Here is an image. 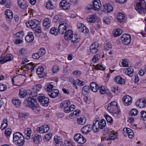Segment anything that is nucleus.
Masks as SVG:
<instances>
[{"mask_svg":"<svg viewBox=\"0 0 146 146\" xmlns=\"http://www.w3.org/2000/svg\"><path fill=\"white\" fill-rule=\"evenodd\" d=\"M35 92H32L30 90H28V107L36 113L40 111L39 105L36 101Z\"/></svg>","mask_w":146,"mask_h":146,"instance_id":"nucleus-1","label":"nucleus"},{"mask_svg":"<svg viewBox=\"0 0 146 146\" xmlns=\"http://www.w3.org/2000/svg\"><path fill=\"white\" fill-rule=\"evenodd\" d=\"M70 104V101L66 100L62 102L60 104V107L65 113H68L73 111L75 108L74 105H71Z\"/></svg>","mask_w":146,"mask_h":146,"instance_id":"nucleus-2","label":"nucleus"},{"mask_svg":"<svg viewBox=\"0 0 146 146\" xmlns=\"http://www.w3.org/2000/svg\"><path fill=\"white\" fill-rule=\"evenodd\" d=\"M135 7L138 13L144 14L146 13V0H139Z\"/></svg>","mask_w":146,"mask_h":146,"instance_id":"nucleus-3","label":"nucleus"},{"mask_svg":"<svg viewBox=\"0 0 146 146\" xmlns=\"http://www.w3.org/2000/svg\"><path fill=\"white\" fill-rule=\"evenodd\" d=\"M13 139L14 143L19 146L23 145L25 142L24 137L19 132H17L13 134Z\"/></svg>","mask_w":146,"mask_h":146,"instance_id":"nucleus-4","label":"nucleus"},{"mask_svg":"<svg viewBox=\"0 0 146 146\" xmlns=\"http://www.w3.org/2000/svg\"><path fill=\"white\" fill-rule=\"evenodd\" d=\"M38 102L42 106H47L49 104V99L44 94H39L37 96Z\"/></svg>","mask_w":146,"mask_h":146,"instance_id":"nucleus-5","label":"nucleus"},{"mask_svg":"<svg viewBox=\"0 0 146 146\" xmlns=\"http://www.w3.org/2000/svg\"><path fill=\"white\" fill-rule=\"evenodd\" d=\"M68 24L66 21H61L59 23L58 31L61 34L64 33L68 28Z\"/></svg>","mask_w":146,"mask_h":146,"instance_id":"nucleus-6","label":"nucleus"},{"mask_svg":"<svg viewBox=\"0 0 146 146\" xmlns=\"http://www.w3.org/2000/svg\"><path fill=\"white\" fill-rule=\"evenodd\" d=\"M121 39L124 44L127 45L129 44L131 42V37L129 34H124L121 36Z\"/></svg>","mask_w":146,"mask_h":146,"instance_id":"nucleus-7","label":"nucleus"},{"mask_svg":"<svg viewBox=\"0 0 146 146\" xmlns=\"http://www.w3.org/2000/svg\"><path fill=\"white\" fill-rule=\"evenodd\" d=\"M28 24L29 25L28 28L34 29L39 26L40 23L37 20L33 19L29 21H28Z\"/></svg>","mask_w":146,"mask_h":146,"instance_id":"nucleus-8","label":"nucleus"},{"mask_svg":"<svg viewBox=\"0 0 146 146\" xmlns=\"http://www.w3.org/2000/svg\"><path fill=\"white\" fill-rule=\"evenodd\" d=\"M13 58L12 55L10 54H7L6 56L3 54L0 57V62L2 64H4L5 62L11 60Z\"/></svg>","mask_w":146,"mask_h":146,"instance_id":"nucleus-9","label":"nucleus"},{"mask_svg":"<svg viewBox=\"0 0 146 146\" xmlns=\"http://www.w3.org/2000/svg\"><path fill=\"white\" fill-rule=\"evenodd\" d=\"M60 7L64 10H68L70 8V4L66 2V0H63L59 4Z\"/></svg>","mask_w":146,"mask_h":146,"instance_id":"nucleus-10","label":"nucleus"},{"mask_svg":"<svg viewBox=\"0 0 146 146\" xmlns=\"http://www.w3.org/2000/svg\"><path fill=\"white\" fill-rule=\"evenodd\" d=\"M99 44L97 43L92 44L90 46V52L92 54H95L98 51Z\"/></svg>","mask_w":146,"mask_h":146,"instance_id":"nucleus-11","label":"nucleus"},{"mask_svg":"<svg viewBox=\"0 0 146 146\" xmlns=\"http://www.w3.org/2000/svg\"><path fill=\"white\" fill-rule=\"evenodd\" d=\"M122 100L124 104L126 106L130 105L132 102L131 98L128 95L124 96L123 97Z\"/></svg>","mask_w":146,"mask_h":146,"instance_id":"nucleus-12","label":"nucleus"},{"mask_svg":"<svg viewBox=\"0 0 146 146\" xmlns=\"http://www.w3.org/2000/svg\"><path fill=\"white\" fill-rule=\"evenodd\" d=\"M136 105L139 108H143L146 106V99H140L136 103Z\"/></svg>","mask_w":146,"mask_h":146,"instance_id":"nucleus-13","label":"nucleus"},{"mask_svg":"<svg viewBox=\"0 0 146 146\" xmlns=\"http://www.w3.org/2000/svg\"><path fill=\"white\" fill-rule=\"evenodd\" d=\"M108 109L110 112L114 113L113 115L115 116L117 115L119 113V111L116 112L118 110L117 106L110 107L108 106Z\"/></svg>","mask_w":146,"mask_h":146,"instance_id":"nucleus-14","label":"nucleus"},{"mask_svg":"<svg viewBox=\"0 0 146 146\" xmlns=\"http://www.w3.org/2000/svg\"><path fill=\"white\" fill-rule=\"evenodd\" d=\"M80 40V37L79 35L76 34H73L69 39V40L71 41L73 43H78Z\"/></svg>","mask_w":146,"mask_h":146,"instance_id":"nucleus-15","label":"nucleus"},{"mask_svg":"<svg viewBox=\"0 0 146 146\" xmlns=\"http://www.w3.org/2000/svg\"><path fill=\"white\" fill-rule=\"evenodd\" d=\"M92 125H88L85 126L81 129L82 133L84 134H86L90 132L92 130Z\"/></svg>","mask_w":146,"mask_h":146,"instance_id":"nucleus-16","label":"nucleus"},{"mask_svg":"<svg viewBox=\"0 0 146 146\" xmlns=\"http://www.w3.org/2000/svg\"><path fill=\"white\" fill-rule=\"evenodd\" d=\"M44 68L41 66H39L37 69L36 73L38 76L40 78H44V74L43 72Z\"/></svg>","mask_w":146,"mask_h":146,"instance_id":"nucleus-17","label":"nucleus"},{"mask_svg":"<svg viewBox=\"0 0 146 146\" xmlns=\"http://www.w3.org/2000/svg\"><path fill=\"white\" fill-rule=\"evenodd\" d=\"M59 92L57 89H53L50 92H49L48 94L52 98H54L56 97L59 94Z\"/></svg>","mask_w":146,"mask_h":146,"instance_id":"nucleus-18","label":"nucleus"},{"mask_svg":"<svg viewBox=\"0 0 146 146\" xmlns=\"http://www.w3.org/2000/svg\"><path fill=\"white\" fill-rule=\"evenodd\" d=\"M6 18L7 21L11 19L13 17V13L12 11L10 9H7L5 11Z\"/></svg>","mask_w":146,"mask_h":146,"instance_id":"nucleus-19","label":"nucleus"},{"mask_svg":"<svg viewBox=\"0 0 146 146\" xmlns=\"http://www.w3.org/2000/svg\"><path fill=\"white\" fill-rule=\"evenodd\" d=\"M101 7V4L100 0L94 1L93 4V10L98 11Z\"/></svg>","mask_w":146,"mask_h":146,"instance_id":"nucleus-20","label":"nucleus"},{"mask_svg":"<svg viewBox=\"0 0 146 146\" xmlns=\"http://www.w3.org/2000/svg\"><path fill=\"white\" fill-rule=\"evenodd\" d=\"M102 9L104 11L109 12L112 11L113 9L112 5L109 3L103 5Z\"/></svg>","mask_w":146,"mask_h":146,"instance_id":"nucleus-21","label":"nucleus"},{"mask_svg":"<svg viewBox=\"0 0 146 146\" xmlns=\"http://www.w3.org/2000/svg\"><path fill=\"white\" fill-rule=\"evenodd\" d=\"M72 82L73 83V84L74 85V86L77 88L76 84L79 86H83L85 84V82H84L80 80L79 79L76 80H75L74 79L72 80Z\"/></svg>","mask_w":146,"mask_h":146,"instance_id":"nucleus-22","label":"nucleus"},{"mask_svg":"<svg viewBox=\"0 0 146 146\" xmlns=\"http://www.w3.org/2000/svg\"><path fill=\"white\" fill-rule=\"evenodd\" d=\"M98 120H97L95 121H93V125H92V129L94 132H98L100 128L98 126Z\"/></svg>","mask_w":146,"mask_h":146,"instance_id":"nucleus-23","label":"nucleus"},{"mask_svg":"<svg viewBox=\"0 0 146 146\" xmlns=\"http://www.w3.org/2000/svg\"><path fill=\"white\" fill-rule=\"evenodd\" d=\"M91 89L94 92H96L98 90L99 87L98 84L95 82H92L90 84Z\"/></svg>","mask_w":146,"mask_h":146,"instance_id":"nucleus-24","label":"nucleus"},{"mask_svg":"<svg viewBox=\"0 0 146 146\" xmlns=\"http://www.w3.org/2000/svg\"><path fill=\"white\" fill-rule=\"evenodd\" d=\"M115 81L119 84H123L125 82L124 79L122 78L120 76H117L114 78Z\"/></svg>","mask_w":146,"mask_h":146,"instance_id":"nucleus-25","label":"nucleus"},{"mask_svg":"<svg viewBox=\"0 0 146 146\" xmlns=\"http://www.w3.org/2000/svg\"><path fill=\"white\" fill-rule=\"evenodd\" d=\"M64 33H65L64 38L66 40H69V39L73 34L72 31L71 30H68L67 31H66Z\"/></svg>","mask_w":146,"mask_h":146,"instance_id":"nucleus-26","label":"nucleus"},{"mask_svg":"<svg viewBox=\"0 0 146 146\" xmlns=\"http://www.w3.org/2000/svg\"><path fill=\"white\" fill-rule=\"evenodd\" d=\"M50 20L48 18H45L43 21V25L45 28H48L50 26Z\"/></svg>","mask_w":146,"mask_h":146,"instance_id":"nucleus-27","label":"nucleus"},{"mask_svg":"<svg viewBox=\"0 0 146 146\" xmlns=\"http://www.w3.org/2000/svg\"><path fill=\"white\" fill-rule=\"evenodd\" d=\"M96 19V17L94 15H89L87 18V21L90 23H93Z\"/></svg>","mask_w":146,"mask_h":146,"instance_id":"nucleus-28","label":"nucleus"},{"mask_svg":"<svg viewBox=\"0 0 146 146\" xmlns=\"http://www.w3.org/2000/svg\"><path fill=\"white\" fill-rule=\"evenodd\" d=\"M42 87V86L40 84L35 85L32 87V90H30V91L32 93L35 92L37 95V91H39V89H41Z\"/></svg>","mask_w":146,"mask_h":146,"instance_id":"nucleus-29","label":"nucleus"},{"mask_svg":"<svg viewBox=\"0 0 146 146\" xmlns=\"http://www.w3.org/2000/svg\"><path fill=\"white\" fill-rule=\"evenodd\" d=\"M27 94V92L26 90L23 88L20 90L19 93V96L20 98H23L25 97Z\"/></svg>","mask_w":146,"mask_h":146,"instance_id":"nucleus-30","label":"nucleus"},{"mask_svg":"<svg viewBox=\"0 0 146 146\" xmlns=\"http://www.w3.org/2000/svg\"><path fill=\"white\" fill-rule=\"evenodd\" d=\"M98 125L100 129H102L104 128L106 125V122L105 120L102 119L100 121L98 120Z\"/></svg>","mask_w":146,"mask_h":146,"instance_id":"nucleus-31","label":"nucleus"},{"mask_svg":"<svg viewBox=\"0 0 146 146\" xmlns=\"http://www.w3.org/2000/svg\"><path fill=\"white\" fill-rule=\"evenodd\" d=\"M54 143L56 146H61L63 144L62 140L60 139L57 137H54Z\"/></svg>","mask_w":146,"mask_h":146,"instance_id":"nucleus-32","label":"nucleus"},{"mask_svg":"<svg viewBox=\"0 0 146 146\" xmlns=\"http://www.w3.org/2000/svg\"><path fill=\"white\" fill-rule=\"evenodd\" d=\"M52 83H48L45 86V89L47 92L48 93L49 92H50L53 89H52L53 88V85L52 84Z\"/></svg>","mask_w":146,"mask_h":146,"instance_id":"nucleus-33","label":"nucleus"},{"mask_svg":"<svg viewBox=\"0 0 146 146\" xmlns=\"http://www.w3.org/2000/svg\"><path fill=\"white\" fill-rule=\"evenodd\" d=\"M12 102L17 107H19L21 104V102L19 99H16L15 98L13 99Z\"/></svg>","mask_w":146,"mask_h":146,"instance_id":"nucleus-34","label":"nucleus"},{"mask_svg":"<svg viewBox=\"0 0 146 146\" xmlns=\"http://www.w3.org/2000/svg\"><path fill=\"white\" fill-rule=\"evenodd\" d=\"M122 31L119 29L114 30L113 33L114 36H118L121 35L122 33Z\"/></svg>","mask_w":146,"mask_h":146,"instance_id":"nucleus-35","label":"nucleus"},{"mask_svg":"<svg viewBox=\"0 0 146 146\" xmlns=\"http://www.w3.org/2000/svg\"><path fill=\"white\" fill-rule=\"evenodd\" d=\"M124 70L125 73L127 75H128L130 76H132L133 74V69L131 68H126Z\"/></svg>","mask_w":146,"mask_h":146,"instance_id":"nucleus-36","label":"nucleus"},{"mask_svg":"<svg viewBox=\"0 0 146 146\" xmlns=\"http://www.w3.org/2000/svg\"><path fill=\"white\" fill-rule=\"evenodd\" d=\"M86 121V118L85 117H81L77 119V123L80 125H84Z\"/></svg>","mask_w":146,"mask_h":146,"instance_id":"nucleus-37","label":"nucleus"},{"mask_svg":"<svg viewBox=\"0 0 146 146\" xmlns=\"http://www.w3.org/2000/svg\"><path fill=\"white\" fill-rule=\"evenodd\" d=\"M33 135H32L31 139L32 141H34V142L35 141L37 140L38 142H40L42 140V138L40 136L38 135H36L35 136V137H33Z\"/></svg>","mask_w":146,"mask_h":146,"instance_id":"nucleus-38","label":"nucleus"},{"mask_svg":"<svg viewBox=\"0 0 146 146\" xmlns=\"http://www.w3.org/2000/svg\"><path fill=\"white\" fill-rule=\"evenodd\" d=\"M8 125L7 120L6 119H4L2 122L1 128L2 130L5 129Z\"/></svg>","mask_w":146,"mask_h":146,"instance_id":"nucleus-39","label":"nucleus"},{"mask_svg":"<svg viewBox=\"0 0 146 146\" xmlns=\"http://www.w3.org/2000/svg\"><path fill=\"white\" fill-rule=\"evenodd\" d=\"M125 16L123 14L120 13H119L117 16V19L118 21L120 23H121L123 22L125 20Z\"/></svg>","mask_w":146,"mask_h":146,"instance_id":"nucleus-40","label":"nucleus"},{"mask_svg":"<svg viewBox=\"0 0 146 146\" xmlns=\"http://www.w3.org/2000/svg\"><path fill=\"white\" fill-rule=\"evenodd\" d=\"M117 133H113L111 134L109 137L106 139L107 141L114 140L117 137Z\"/></svg>","mask_w":146,"mask_h":146,"instance_id":"nucleus-41","label":"nucleus"},{"mask_svg":"<svg viewBox=\"0 0 146 146\" xmlns=\"http://www.w3.org/2000/svg\"><path fill=\"white\" fill-rule=\"evenodd\" d=\"M28 42H32L34 39V36L33 35V33L31 32H29L28 33Z\"/></svg>","mask_w":146,"mask_h":146,"instance_id":"nucleus-42","label":"nucleus"},{"mask_svg":"<svg viewBox=\"0 0 146 146\" xmlns=\"http://www.w3.org/2000/svg\"><path fill=\"white\" fill-rule=\"evenodd\" d=\"M111 90L112 92L116 94L118 93L120 91L119 89V87L117 86L112 87L111 88Z\"/></svg>","mask_w":146,"mask_h":146,"instance_id":"nucleus-43","label":"nucleus"},{"mask_svg":"<svg viewBox=\"0 0 146 146\" xmlns=\"http://www.w3.org/2000/svg\"><path fill=\"white\" fill-rule=\"evenodd\" d=\"M138 113V111L135 109H132L129 112V115L132 116L136 115Z\"/></svg>","mask_w":146,"mask_h":146,"instance_id":"nucleus-44","label":"nucleus"},{"mask_svg":"<svg viewBox=\"0 0 146 146\" xmlns=\"http://www.w3.org/2000/svg\"><path fill=\"white\" fill-rule=\"evenodd\" d=\"M53 21L56 23L57 22H59L62 21V19L60 16V15H56L54 16L53 19Z\"/></svg>","mask_w":146,"mask_h":146,"instance_id":"nucleus-45","label":"nucleus"},{"mask_svg":"<svg viewBox=\"0 0 146 146\" xmlns=\"http://www.w3.org/2000/svg\"><path fill=\"white\" fill-rule=\"evenodd\" d=\"M90 88L89 86L85 85L83 88L82 92L84 94H87L88 93L89 90Z\"/></svg>","mask_w":146,"mask_h":146,"instance_id":"nucleus-46","label":"nucleus"},{"mask_svg":"<svg viewBox=\"0 0 146 146\" xmlns=\"http://www.w3.org/2000/svg\"><path fill=\"white\" fill-rule=\"evenodd\" d=\"M105 117L107 121L110 124H112L113 123V119L110 116L107 114L105 115Z\"/></svg>","mask_w":146,"mask_h":146,"instance_id":"nucleus-47","label":"nucleus"},{"mask_svg":"<svg viewBox=\"0 0 146 146\" xmlns=\"http://www.w3.org/2000/svg\"><path fill=\"white\" fill-rule=\"evenodd\" d=\"M96 68L97 70H104L106 69V67L102 64H98L96 66Z\"/></svg>","mask_w":146,"mask_h":146,"instance_id":"nucleus-48","label":"nucleus"},{"mask_svg":"<svg viewBox=\"0 0 146 146\" xmlns=\"http://www.w3.org/2000/svg\"><path fill=\"white\" fill-rule=\"evenodd\" d=\"M18 4L20 7L22 9L24 8L26 6L25 3L23 0H19L18 1Z\"/></svg>","mask_w":146,"mask_h":146,"instance_id":"nucleus-49","label":"nucleus"},{"mask_svg":"<svg viewBox=\"0 0 146 146\" xmlns=\"http://www.w3.org/2000/svg\"><path fill=\"white\" fill-rule=\"evenodd\" d=\"M36 66L32 63H28V70H30L32 72L34 70Z\"/></svg>","mask_w":146,"mask_h":146,"instance_id":"nucleus-50","label":"nucleus"},{"mask_svg":"<svg viewBox=\"0 0 146 146\" xmlns=\"http://www.w3.org/2000/svg\"><path fill=\"white\" fill-rule=\"evenodd\" d=\"M98 89L99 90L100 93L101 94H104L106 93V90L104 86L99 87Z\"/></svg>","mask_w":146,"mask_h":146,"instance_id":"nucleus-51","label":"nucleus"},{"mask_svg":"<svg viewBox=\"0 0 146 146\" xmlns=\"http://www.w3.org/2000/svg\"><path fill=\"white\" fill-rule=\"evenodd\" d=\"M54 7L51 1L49 0L48 2L46 3V7L48 9H52Z\"/></svg>","mask_w":146,"mask_h":146,"instance_id":"nucleus-52","label":"nucleus"},{"mask_svg":"<svg viewBox=\"0 0 146 146\" xmlns=\"http://www.w3.org/2000/svg\"><path fill=\"white\" fill-rule=\"evenodd\" d=\"M57 31L58 30L55 27H52L50 29V33L55 35H56L58 34V32Z\"/></svg>","mask_w":146,"mask_h":146,"instance_id":"nucleus-53","label":"nucleus"},{"mask_svg":"<svg viewBox=\"0 0 146 146\" xmlns=\"http://www.w3.org/2000/svg\"><path fill=\"white\" fill-rule=\"evenodd\" d=\"M86 141L85 139L83 137V136H81V137L80 139H78L77 141L78 143L83 144L86 142Z\"/></svg>","mask_w":146,"mask_h":146,"instance_id":"nucleus-54","label":"nucleus"},{"mask_svg":"<svg viewBox=\"0 0 146 146\" xmlns=\"http://www.w3.org/2000/svg\"><path fill=\"white\" fill-rule=\"evenodd\" d=\"M100 56L98 54L95 55L92 59V62L94 63H96L99 60Z\"/></svg>","mask_w":146,"mask_h":146,"instance_id":"nucleus-55","label":"nucleus"},{"mask_svg":"<svg viewBox=\"0 0 146 146\" xmlns=\"http://www.w3.org/2000/svg\"><path fill=\"white\" fill-rule=\"evenodd\" d=\"M141 114L142 119L143 120H146V112L145 110L142 111Z\"/></svg>","mask_w":146,"mask_h":146,"instance_id":"nucleus-56","label":"nucleus"},{"mask_svg":"<svg viewBox=\"0 0 146 146\" xmlns=\"http://www.w3.org/2000/svg\"><path fill=\"white\" fill-rule=\"evenodd\" d=\"M104 23L107 25H109L110 23V20L109 18L106 17H104L103 18V19Z\"/></svg>","mask_w":146,"mask_h":146,"instance_id":"nucleus-57","label":"nucleus"},{"mask_svg":"<svg viewBox=\"0 0 146 146\" xmlns=\"http://www.w3.org/2000/svg\"><path fill=\"white\" fill-rule=\"evenodd\" d=\"M17 37L19 38L23 37L24 35V31H20L17 33L15 35Z\"/></svg>","mask_w":146,"mask_h":146,"instance_id":"nucleus-58","label":"nucleus"},{"mask_svg":"<svg viewBox=\"0 0 146 146\" xmlns=\"http://www.w3.org/2000/svg\"><path fill=\"white\" fill-rule=\"evenodd\" d=\"M33 58L35 59H38L41 56L40 55V53L37 52L36 53H34L32 55Z\"/></svg>","mask_w":146,"mask_h":146,"instance_id":"nucleus-59","label":"nucleus"},{"mask_svg":"<svg viewBox=\"0 0 146 146\" xmlns=\"http://www.w3.org/2000/svg\"><path fill=\"white\" fill-rule=\"evenodd\" d=\"M7 86L4 84H0V91H3L7 89Z\"/></svg>","mask_w":146,"mask_h":146,"instance_id":"nucleus-60","label":"nucleus"},{"mask_svg":"<svg viewBox=\"0 0 146 146\" xmlns=\"http://www.w3.org/2000/svg\"><path fill=\"white\" fill-rule=\"evenodd\" d=\"M121 64L123 67H127L128 66V62L127 59L123 60L121 62Z\"/></svg>","mask_w":146,"mask_h":146,"instance_id":"nucleus-61","label":"nucleus"},{"mask_svg":"<svg viewBox=\"0 0 146 146\" xmlns=\"http://www.w3.org/2000/svg\"><path fill=\"white\" fill-rule=\"evenodd\" d=\"M72 74L74 76H78L81 74L82 72L81 71L77 70L73 71Z\"/></svg>","mask_w":146,"mask_h":146,"instance_id":"nucleus-62","label":"nucleus"},{"mask_svg":"<svg viewBox=\"0 0 146 146\" xmlns=\"http://www.w3.org/2000/svg\"><path fill=\"white\" fill-rule=\"evenodd\" d=\"M39 53H40V55L41 56L42 55H43L46 53V51L45 49L44 48H41L39 50L38 52Z\"/></svg>","mask_w":146,"mask_h":146,"instance_id":"nucleus-63","label":"nucleus"},{"mask_svg":"<svg viewBox=\"0 0 146 146\" xmlns=\"http://www.w3.org/2000/svg\"><path fill=\"white\" fill-rule=\"evenodd\" d=\"M11 133V130L10 129H7L5 131V134L6 136H9Z\"/></svg>","mask_w":146,"mask_h":146,"instance_id":"nucleus-64","label":"nucleus"}]
</instances>
